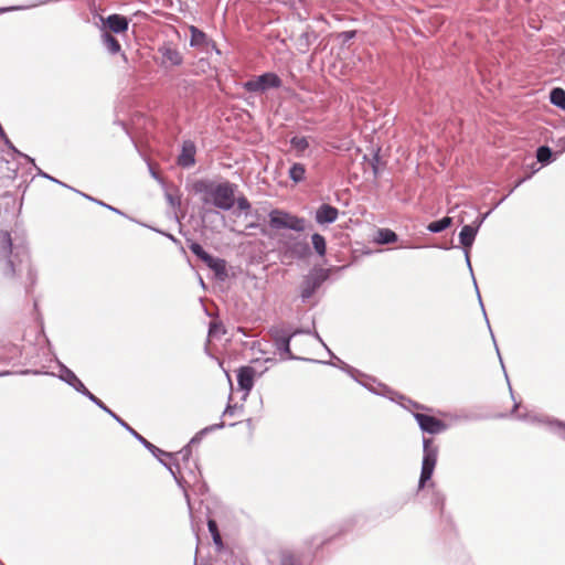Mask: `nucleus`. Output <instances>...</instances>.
<instances>
[{"label":"nucleus","instance_id":"obj_30","mask_svg":"<svg viewBox=\"0 0 565 565\" xmlns=\"http://www.w3.org/2000/svg\"><path fill=\"white\" fill-rule=\"evenodd\" d=\"M237 207L241 211H247L250 207V205L245 198H239L237 199Z\"/></svg>","mask_w":565,"mask_h":565},{"label":"nucleus","instance_id":"obj_19","mask_svg":"<svg viewBox=\"0 0 565 565\" xmlns=\"http://www.w3.org/2000/svg\"><path fill=\"white\" fill-rule=\"evenodd\" d=\"M551 103L565 110V92L562 88H554L550 95Z\"/></svg>","mask_w":565,"mask_h":565},{"label":"nucleus","instance_id":"obj_8","mask_svg":"<svg viewBox=\"0 0 565 565\" xmlns=\"http://www.w3.org/2000/svg\"><path fill=\"white\" fill-rule=\"evenodd\" d=\"M487 215L488 214L482 216V218L479 221V223L476 227H473L471 225H465L459 233L460 243L465 247L466 262L470 269H471V264H470V257H469V248L471 247V245L475 241V237L478 232V227L483 222V220L486 218Z\"/></svg>","mask_w":565,"mask_h":565},{"label":"nucleus","instance_id":"obj_13","mask_svg":"<svg viewBox=\"0 0 565 565\" xmlns=\"http://www.w3.org/2000/svg\"><path fill=\"white\" fill-rule=\"evenodd\" d=\"M194 153L195 147L192 141H184L182 147V152L178 158V162L180 166L188 168L194 163Z\"/></svg>","mask_w":565,"mask_h":565},{"label":"nucleus","instance_id":"obj_25","mask_svg":"<svg viewBox=\"0 0 565 565\" xmlns=\"http://www.w3.org/2000/svg\"><path fill=\"white\" fill-rule=\"evenodd\" d=\"M130 433L140 441L149 450L152 451L153 455H157V454H163V451L159 448H157L156 446H153L151 443H149L148 440H146L141 435H139L136 430L134 429H130ZM164 455H167L164 452Z\"/></svg>","mask_w":565,"mask_h":565},{"label":"nucleus","instance_id":"obj_36","mask_svg":"<svg viewBox=\"0 0 565 565\" xmlns=\"http://www.w3.org/2000/svg\"><path fill=\"white\" fill-rule=\"evenodd\" d=\"M479 301H481V295L478 294ZM482 305V302H480Z\"/></svg>","mask_w":565,"mask_h":565},{"label":"nucleus","instance_id":"obj_1","mask_svg":"<svg viewBox=\"0 0 565 565\" xmlns=\"http://www.w3.org/2000/svg\"><path fill=\"white\" fill-rule=\"evenodd\" d=\"M193 190L202 195L205 204L212 203L222 210H230L235 203L234 188L225 182L215 184L212 182L199 181L193 184Z\"/></svg>","mask_w":565,"mask_h":565},{"label":"nucleus","instance_id":"obj_32","mask_svg":"<svg viewBox=\"0 0 565 565\" xmlns=\"http://www.w3.org/2000/svg\"><path fill=\"white\" fill-rule=\"evenodd\" d=\"M341 36L343 38L344 41H349V40H351L354 36V32L353 31H347V32H343L341 34Z\"/></svg>","mask_w":565,"mask_h":565},{"label":"nucleus","instance_id":"obj_26","mask_svg":"<svg viewBox=\"0 0 565 565\" xmlns=\"http://www.w3.org/2000/svg\"><path fill=\"white\" fill-rule=\"evenodd\" d=\"M85 396H87L92 402H94L98 407L104 409L106 413H108L110 416H115V413H113L99 398H97L94 394H92L89 391L88 393H83Z\"/></svg>","mask_w":565,"mask_h":565},{"label":"nucleus","instance_id":"obj_18","mask_svg":"<svg viewBox=\"0 0 565 565\" xmlns=\"http://www.w3.org/2000/svg\"><path fill=\"white\" fill-rule=\"evenodd\" d=\"M305 173H306V168L303 164L301 163H294L290 169H289V178L294 181V182H300L303 180L305 178Z\"/></svg>","mask_w":565,"mask_h":565},{"label":"nucleus","instance_id":"obj_34","mask_svg":"<svg viewBox=\"0 0 565 565\" xmlns=\"http://www.w3.org/2000/svg\"><path fill=\"white\" fill-rule=\"evenodd\" d=\"M22 9L21 7H13V8H4V9H1L0 11L1 12H6V11H9V10H20Z\"/></svg>","mask_w":565,"mask_h":565},{"label":"nucleus","instance_id":"obj_11","mask_svg":"<svg viewBox=\"0 0 565 565\" xmlns=\"http://www.w3.org/2000/svg\"><path fill=\"white\" fill-rule=\"evenodd\" d=\"M338 214V209L329 204H322L316 212V221L319 224L333 223L337 220Z\"/></svg>","mask_w":565,"mask_h":565},{"label":"nucleus","instance_id":"obj_21","mask_svg":"<svg viewBox=\"0 0 565 565\" xmlns=\"http://www.w3.org/2000/svg\"><path fill=\"white\" fill-rule=\"evenodd\" d=\"M397 239V235L391 230H380L377 232L376 242L380 244L393 243Z\"/></svg>","mask_w":565,"mask_h":565},{"label":"nucleus","instance_id":"obj_15","mask_svg":"<svg viewBox=\"0 0 565 565\" xmlns=\"http://www.w3.org/2000/svg\"><path fill=\"white\" fill-rule=\"evenodd\" d=\"M290 145L292 150L296 151L297 157H303L306 154V151L309 149L310 143L309 139L307 137H294L290 140Z\"/></svg>","mask_w":565,"mask_h":565},{"label":"nucleus","instance_id":"obj_14","mask_svg":"<svg viewBox=\"0 0 565 565\" xmlns=\"http://www.w3.org/2000/svg\"><path fill=\"white\" fill-rule=\"evenodd\" d=\"M106 23L108 28L115 33L125 32L128 29L127 19L118 14L109 15L106 20Z\"/></svg>","mask_w":565,"mask_h":565},{"label":"nucleus","instance_id":"obj_28","mask_svg":"<svg viewBox=\"0 0 565 565\" xmlns=\"http://www.w3.org/2000/svg\"><path fill=\"white\" fill-rule=\"evenodd\" d=\"M289 342H290L289 337H280L279 339H277L278 348L287 353H290Z\"/></svg>","mask_w":565,"mask_h":565},{"label":"nucleus","instance_id":"obj_3","mask_svg":"<svg viewBox=\"0 0 565 565\" xmlns=\"http://www.w3.org/2000/svg\"><path fill=\"white\" fill-rule=\"evenodd\" d=\"M437 448L430 446V440H424V457H423V466L422 473L419 479V488H423L425 482L428 481L434 472L436 462H437Z\"/></svg>","mask_w":565,"mask_h":565},{"label":"nucleus","instance_id":"obj_31","mask_svg":"<svg viewBox=\"0 0 565 565\" xmlns=\"http://www.w3.org/2000/svg\"><path fill=\"white\" fill-rule=\"evenodd\" d=\"M166 198L171 206H175L180 204V200L178 198H174L171 193H166Z\"/></svg>","mask_w":565,"mask_h":565},{"label":"nucleus","instance_id":"obj_16","mask_svg":"<svg viewBox=\"0 0 565 565\" xmlns=\"http://www.w3.org/2000/svg\"><path fill=\"white\" fill-rule=\"evenodd\" d=\"M163 63H169L170 65H179L182 62V57L180 53L172 47H164L162 50Z\"/></svg>","mask_w":565,"mask_h":565},{"label":"nucleus","instance_id":"obj_27","mask_svg":"<svg viewBox=\"0 0 565 565\" xmlns=\"http://www.w3.org/2000/svg\"><path fill=\"white\" fill-rule=\"evenodd\" d=\"M552 156V152H551V149L547 148V147H541L539 148L537 150V160L540 162H545L547 161Z\"/></svg>","mask_w":565,"mask_h":565},{"label":"nucleus","instance_id":"obj_23","mask_svg":"<svg viewBox=\"0 0 565 565\" xmlns=\"http://www.w3.org/2000/svg\"><path fill=\"white\" fill-rule=\"evenodd\" d=\"M311 241H312V245H313V248L316 249V252L323 256L326 254V241H324V237L321 236L320 234H313L312 237H311Z\"/></svg>","mask_w":565,"mask_h":565},{"label":"nucleus","instance_id":"obj_5","mask_svg":"<svg viewBox=\"0 0 565 565\" xmlns=\"http://www.w3.org/2000/svg\"><path fill=\"white\" fill-rule=\"evenodd\" d=\"M12 254V242L9 233L0 232V258L6 260L3 274L7 277H13L15 274L14 263L10 258Z\"/></svg>","mask_w":565,"mask_h":565},{"label":"nucleus","instance_id":"obj_35","mask_svg":"<svg viewBox=\"0 0 565 565\" xmlns=\"http://www.w3.org/2000/svg\"><path fill=\"white\" fill-rule=\"evenodd\" d=\"M100 204H102V205H104V206H106L107 209H109V210H111V211L116 212V213H120L117 209H115V207H113V206H110V205L104 204V203H102V202H100Z\"/></svg>","mask_w":565,"mask_h":565},{"label":"nucleus","instance_id":"obj_33","mask_svg":"<svg viewBox=\"0 0 565 565\" xmlns=\"http://www.w3.org/2000/svg\"><path fill=\"white\" fill-rule=\"evenodd\" d=\"M118 423H120L126 429H128L130 431V429H132L131 427H129L122 419H120L116 414L115 416H113Z\"/></svg>","mask_w":565,"mask_h":565},{"label":"nucleus","instance_id":"obj_2","mask_svg":"<svg viewBox=\"0 0 565 565\" xmlns=\"http://www.w3.org/2000/svg\"><path fill=\"white\" fill-rule=\"evenodd\" d=\"M270 225L276 228H290L297 232H302L305 230V220L299 218L295 215L281 212V211H273L270 213Z\"/></svg>","mask_w":565,"mask_h":565},{"label":"nucleus","instance_id":"obj_20","mask_svg":"<svg viewBox=\"0 0 565 565\" xmlns=\"http://www.w3.org/2000/svg\"><path fill=\"white\" fill-rule=\"evenodd\" d=\"M452 223V218L449 217V216H446L439 221H436V222H431L429 225H428V230L433 233H439L444 230H446L447 227H449Z\"/></svg>","mask_w":565,"mask_h":565},{"label":"nucleus","instance_id":"obj_9","mask_svg":"<svg viewBox=\"0 0 565 565\" xmlns=\"http://www.w3.org/2000/svg\"><path fill=\"white\" fill-rule=\"evenodd\" d=\"M415 418L420 428L429 434H438L446 429V425L433 416L417 413Z\"/></svg>","mask_w":565,"mask_h":565},{"label":"nucleus","instance_id":"obj_10","mask_svg":"<svg viewBox=\"0 0 565 565\" xmlns=\"http://www.w3.org/2000/svg\"><path fill=\"white\" fill-rule=\"evenodd\" d=\"M60 379L66 382L68 385L74 387L79 393H88V390L82 383V381L75 375L73 371L67 369L65 365H61Z\"/></svg>","mask_w":565,"mask_h":565},{"label":"nucleus","instance_id":"obj_6","mask_svg":"<svg viewBox=\"0 0 565 565\" xmlns=\"http://www.w3.org/2000/svg\"><path fill=\"white\" fill-rule=\"evenodd\" d=\"M190 249L193 254H195L200 259H202L211 269L215 271L216 275L225 274V262L220 258H214L210 254H207L201 245L193 243L190 246Z\"/></svg>","mask_w":565,"mask_h":565},{"label":"nucleus","instance_id":"obj_4","mask_svg":"<svg viewBox=\"0 0 565 565\" xmlns=\"http://www.w3.org/2000/svg\"><path fill=\"white\" fill-rule=\"evenodd\" d=\"M329 277V270L319 268L312 270L301 284V298L309 299L315 291L326 281Z\"/></svg>","mask_w":565,"mask_h":565},{"label":"nucleus","instance_id":"obj_12","mask_svg":"<svg viewBox=\"0 0 565 565\" xmlns=\"http://www.w3.org/2000/svg\"><path fill=\"white\" fill-rule=\"evenodd\" d=\"M256 371L254 367L245 366L242 367L238 372V385L242 390H244L246 393H249V391L253 388L254 385V376L256 375Z\"/></svg>","mask_w":565,"mask_h":565},{"label":"nucleus","instance_id":"obj_22","mask_svg":"<svg viewBox=\"0 0 565 565\" xmlns=\"http://www.w3.org/2000/svg\"><path fill=\"white\" fill-rule=\"evenodd\" d=\"M205 41H206V35L202 31L192 26L190 44L192 46H200V45H203L205 43Z\"/></svg>","mask_w":565,"mask_h":565},{"label":"nucleus","instance_id":"obj_7","mask_svg":"<svg viewBox=\"0 0 565 565\" xmlns=\"http://www.w3.org/2000/svg\"><path fill=\"white\" fill-rule=\"evenodd\" d=\"M279 78L271 73L264 74L255 79L248 81L245 87L250 92H263L270 87H277L279 85Z\"/></svg>","mask_w":565,"mask_h":565},{"label":"nucleus","instance_id":"obj_17","mask_svg":"<svg viewBox=\"0 0 565 565\" xmlns=\"http://www.w3.org/2000/svg\"><path fill=\"white\" fill-rule=\"evenodd\" d=\"M103 42L109 53L116 54L120 51V44L110 33L105 32L103 34Z\"/></svg>","mask_w":565,"mask_h":565},{"label":"nucleus","instance_id":"obj_29","mask_svg":"<svg viewBox=\"0 0 565 565\" xmlns=\"http://www.w3.org/2000/svg\"><path fill=\"white\" fill-rule=\"evenodd\" d=\"M222 333H224V329L221 324H217V323L211 324L210 331H209V335L211 338H217Z\"/></svg>","mask_w":565,"mask_h":565},{"label":"nucleus","instance_id":"obj_24","mask_svg":"<svg viewBox=\"0 0 565 565\" xmlns=\"http://www.w3.org/2000/svg\"><path fill=\"white\" fill-rule=\"evenodd\" d=\"M207 526H209V531L210 533L212 534V537H213V542L214 544L221 548L223 546V543H222V537H221V534L217 530V524L214 520H209V523H207Z\"/></svg>","mask_w":565,"mask_h":565}]
</instances>
